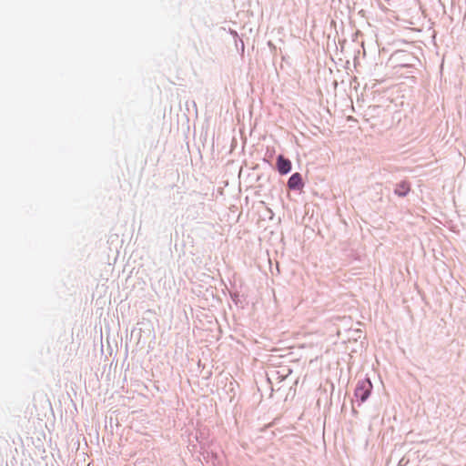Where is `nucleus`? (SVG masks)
I'll use <instances>...</instances> for the list:
<instances>
[{
    "mask_svg": "<svg viewBox=\"0 0 466 466\" xmlns=\"http://www.w3.org/2000/svg\"><path fill=\"white\" fill-rule=\"evenodd\" d=\"M371 389L372 385L369 380L360 381L355 390L356 398L360 399L362 402L365 401L369 398Z\"/></svg>",
    "mask_w": 466,
    "mask_h": 466,
    "instance_id": "f257e3e1",
    "label": "nucleus"
},
{
    "mask_svg": "<svg viewBox=\"0 0 466 466\" xmlns=\"http://www.w3.org/2000/svg\"><path fill=\"white\" fill-rule=\"evenodd\" d=\"M410 190V186L408 182L402 181L397 184L396 188L394 190L395 194L400 197L406 196Z\"/></svg>",
    "mask_w": 466,
    "mask_h": 466,
    "instance_id": "20e7f679",
    "label": "nucleus"
},
{
    "mask_svg": "<svg viewBox=\"0 0 466 466\" xmlns=\"http://www.w3.org/2000/svg\"><path fill=\"white\" fill-rule=\"evenodd\" d=\"M277 167L280 174H287L291 169V162L280 155L277 159Z\"/></svg>",
    "mask_w": 466,
    "mask_h": 466,
    "instance_id": "f03ea898",
    "label": "nucleus"
},
{
    "mask_svg": "<svg viewBox=\"0 0 466 466\" xmlns=\"http://www.w3.org/2000/svg\"><path fill=\"white\" fill-rule=\"evenodd\" d=\"M288 186L290 189H297L302 187L301 176L299 173H294L288 181Z\"/></svg>",
    "mask_w": 466,
    "mask_h": 466,
    "instance_id": "7ed1b4c3",
    "label": "nucleus"
}]
</instances>
